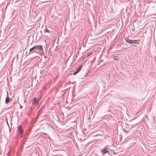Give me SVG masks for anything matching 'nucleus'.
I'll return each mask as SVG.
<instances>
[{
    "instance_id": "39448f33",
    "label": "nucleus",
    "mask_w": 156,
    "mask_h": 156,
    "mask_svg": "<svg viewBox=\"0 0 156 156\" xmlns=\"http://www.w3.org/2000/svg\"><path fill=\"white\" fill-rule=\"evenodd\" d=\"M18 131L19 134L21 136L23 134V131L22 129V126L21 125H20L18 127Z\"/></svg>"
},
{
    "instance_id": "9d476101",
    "label": "nucleus",
    "mask_w": 156,
    "mask_h": 156,
    "mask_svg": "<svg viewBox=\"0 0 156 156\" xmlns=\"http://www.w3.org/2000/svg\"><path fill=\"white\" fill-rule=\"evenodd\" d=\"M124 132H125V133H128V132L126 130H124Z\"/></svg>"
},
{
    "instance_id": "0eeeda50",
    "label": "nucleus",
    "mask_w": 156,
    "mask_h": 156,
    "mask_svg": "<svg viewBox=\"0 0 156 156\" xmlns=\"http://www.w3.org/2000/svg\"><path fill=\"white\" fill-rule=\"evenodd\" d=\"M10 101V98L9 97L8 93L7 92V97L5 100V103L6 104L8 103Z\"/></svg>"
},
{
    "instance_id": "423d86ee",
    "label": "nucleus",
    "mask_w": 156,
    "mask_h": 156,
    "mask_svg": "<svg viewBox=\"0 0 156 156\" xmlns=\"http://www.w3.org/2000/svg\"><path fill=\"white\" fill-rule=\"evenodd\" d=\"M83 66L82 65H80L79 68L76 70V71L73 73V74L75 75L78 73L81 69Z\"/></svg>"
},
{
    "instance_id": "20e7f679",
    "label": "nucleus",
    "mask_w": 156,
    "mask_h": 156,
    "mask_svg": "<svg viewBox=\"0 0 156 156\" xmlns=\"http://www.w3.org/2000/svg\"><path fill=\"white\" fill-rule=\"evenodd\" d=\"M40 99L38 98H34L32 101L33 104L35 105H37Z\"/></svg>"
},
{
    "instance_id": "1a4fd4ad",
    "label": "nucleus",
    "mask_w": 156,
    "mask_h": 156,
    "mask_svg": "<svg viewBox=\"0 0 156 156\" xmlns=\"http://www.w3.org/2000/svg\"><path fill=\"white\" fill-rule=\"evenodd\" d=\"M125 41L130 44H131V41L132 40L129 39L128 38L126 37L125 38Z\"/></svg>"
},
{
    "instance_id": "f8f14e48",
    "label": "nucleus",
    "mask_w": 156,
    "mask_h": 156,
    "mask_svg": "<svg viewBox=\"0 0 156 156\" xmlns=\"http://www.w3.org/2000/svg\"><path fill=\"white\" fill-rule=\"evenodd\" d=\"M21 107H20V108H21V107H22V106H21Z\"/></svg>"
},
{
    "instance_id": "4468645a",
    "label": "nucleus",
    "mask_w": 156,
    "mask_h": 156,
    "mask_svg": "<svg viewBox=\"0 0 156 156\" xmlns=\"http://www.w3.org/2000/svg\"><path fill=\"white\" fill-rule=\"evenodd\" d=\"M21 107H20V108H21V107H22V106H21Z\"/></svg>"
},
{
    "instance_id": "ddd939ff",
    "label": "nucleus",
    "mask_w": 156,
    "mask_h": 156,
    "mask_svg": "<svg viewBox=\"0 0 156 156\" xmlns=\"http://www.w3.org/2000/svg\"><path fill=\"white\" fill-rule=\"evenodd\" d=\"M21 107H20V108H21V107H22V106H21Z\"/></svg>"
},
{
    "instance_id": "f257e3e1",
    "label": "nucleus",
    "mask_w": 156,
    "mask_h": 156,
    "mask_svg": "<svg viewBox=\"0 0 156 156\" xmlns=\"http://www.w3.org/2000/svg\"><path fill=\"white\" fill-rule=\"evenodd\" d=\"M42 46L41 45H35L30 48L29 54H33L34 53L41 54L43 52Z\"/></svg>"
},
{
    "instance_id": "7ed1b4c3",
    "label": "nucleus",
    "mask_w": 156,
    "mask_h": 156,
    "mask_svg": "<svg viewBox=\"0 0 156 156\" xmlns=\"http://www.w3.org/2000/svg\"><path fill=\"white\" fill-rule=\"evenodd\" d=\"M101 152L103 154H105L106 153H109V149L108 147L106 146L101 150Z\"/></svg>"
},
{
    "instance_id": "9b49d317",
    "label": "nucleus",
    "mask_w": 156,
    "mask_h": 156,
    "mask_svg": "<svg viewBox=\"0 0 156 156\" xmlns=\"http://www.w3.org/2000/svg\"><path fill=\"white\" fill-rule=\"evenodd\" d=\"M114 59H117L116 58V57H114Z\"/></svg>"
},
{
    "instance_id": "f03ea898",
    "label": "nucleus",
    "mask_w": 156,
    "mask_h": 156,
    "mask_svg": "<svg viewBox=\"0 0 156 156\" xmlns=\"http://www.w3.org/2000/svg\"><path fill=\"white\" fill-rule=\"evenodd\" d=\"M50 28L46 27L44 30V35L46 36L48 38L51 35V31L50 30Z\"/></svg>"
},
{
    "instance_id": "6e6552de",
    "label": "nucleus",
    "mask_w": 156,
    "mask_h": 156,
    "mask_svg": "<svg viewBox=\"0 0 156 156\" xmlns=\"http://www.w3.org/2000/svg\"><path fill=\"white\" fill-rule=\"evenodd\" d=\"M139 43V41L138 40H131V44H137Z\"/></svg>"
}]
</instances>
